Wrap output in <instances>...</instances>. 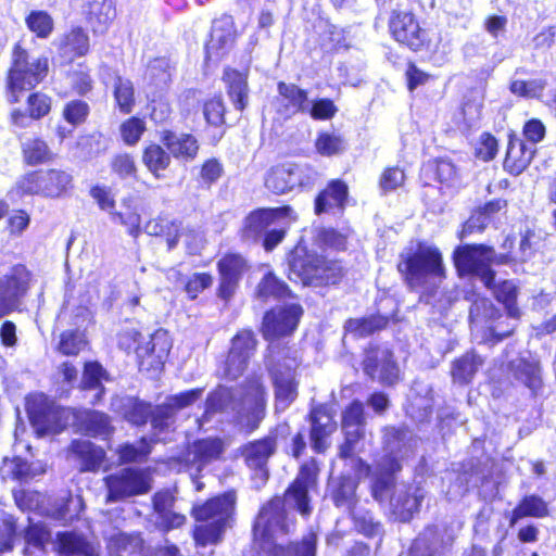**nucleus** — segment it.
Returning a JSON list of instances; mask_svg holds the SVG:
<instances>
[{"instance_id":"1","label":"nucleus","mask_w":556,"mask_h":556,"mask_svg":"<svg viewBox=\"0 0 556 556\" xmlns=\"http://www.w3.org/2000/svg\"><path fill=\"white\" fill-rule=\"evenodd\" d=\"M317 467L314 462L304 464L286 492L285 500L275 497L262 506L253 527L254 541L263 551L273 556H315L316 535L309 533L301 543L285 548L279 540L291 527L285 509V503L293 504L302 515H308L307 492L316 484Z\"/></svg>"},{"instance_id":"2","label":"nucleus","mask_w":556,"mask_h":556,"mask_svg":"<svg viewBox=\"0 0 556 556\" xmlns=\"http://www.w3.org/2000/svg\"><path fill=\"white\" fill-rule=\"evenodd\" d=\"M46 401L43 395H37L27 401V412L30 422L39 437L58 433L63 426L58 422L59 417L68 418L73 414L77 426L89 435H106L110 432V422L105 414L100 412L83 410L74 413L70 409L37 408L36 404Z\"/></svg>"},{"instance_id":"3","label":"nucleus","mask_w":556,"mask_h":556,"mask_svg":"<svg viewBox=\"0 0 556 556\" xmlns=\"http://www.w3.org/2000/svg\"><path fill=\"white\" fill-rule=\"evenodd\" d=\"M399 271L410 288L435 285L445 277L442 254L428 242L410 243L400 255Z\"/></svg>"},{"instance_id":"4","label":"nucleus","mask_w":556,"mask_h":556,"mask_svg":"<svg viewBox=\"0 0 556 556\" xmlns=\"http://www.w3.org/2000/svg\"><path fill=\"white\" fill-rule=\"evenodd\" d=\"M49 70L46 56L30 55L16 45L13 50L12 66L9 71V100L20 101L24 91L31 90L47 76Z\"/></svg>"},{"instance_id":"5","label":"nucleus","mask_w":556,"mask_h":556,"mask_svg":"<svg viewBox=\"0 0 556 556\" xmlns=\"http://www.w3.org/2000/svg\"><path fill=\"white\" fill-rule=\"evenodd\" d=\"M73 187V176L63 169L50 168L31 170L21 176L11 190L18 198L38 195L59 199Z\"/></svg>"},{"instance_id":"6","label":"nucleus","mask_w":556,"mask_h":556,"mask_svg":"<svg viewBox=\"0 0 556 556\" xmlns=\"http://www.w3.org/2000/svg\"><path fill=\"white\" fill-rule=\"evenodd\" d=\"M141 333L134 328L124 329L118 334V345L126 350H135L141 370L159 371L172 349V340L167 331L156 330L144 345H140Z\"/></svg>"},{"instance_id":"7","label":"nucleus","mask_w":556,"mask_h":556,"mask_svg":"<svg viewBox=\"0 0 556 556\" xmlns=\"http://www.w3.org/2000/svg\"><path fill=\"white\" fill-rule=\"evenodd\" d=\"M510 257L506 254L496 255L484 245L459 247L454 252V263L460 275H473L481 279L485 287L493 281L492 264H506Z\"/></svg>"},{"instance_id":"8","label":"nucleus","mask_w":556,"mask_h":556,"mask_svg":"<svg viewBox=\"0 0 556 556\" xmlns=\"http://www.w3.org/2000/svg\"><path fill=\"white\" fill-rule=\"evenodd\" d=\"M202 389H193L190 391L181 392L167 399L164 406H159L152 412V427L155 431L154 437L156 441L165 440L162 432L170 428L174 422V410L187 407L198 401L202 395ZM151 414L149 405L138 404L129 419L132 424L139 425L147 421L148 416Z\"/></svg>"},{"instance_id":"9","label":"nucleus","mask_w":556,"mask_h":556,"mask_svg":"<svg viewBox=\"0 0 556 556\" xmlns=\"http://www.w3.org/2000/svg\"><path fill=\"white\" fill-rule=\"evenodd\" d=\"M340 277V265L319 255L293 257L290 262L289 278L300 280L303 285L336 283Z\"/></svg>"},{"instance_id":"10","label":"nucleus","mask_w":556,"mask_h":556,"mask_svg":"<svg viewBox=\"0 0 556 556\" xmlns=\"http://www.w3.org/2000/svg\"><path fill=\"white\" fill-rule=\"evenodd\" d=\"M108 488V502H116L128 496L147 493L151 489L149 473L125 468L104 478Z\"/></svg>"},{"instance_id":"11","label":"nucleus","mask_w":556,"mask_h":556,"mask_svg":"<svg viewBox=\"0 0 556 556\" xmlns=\"http://www.w3.org/2000/svg\"><path fill=\"white\" fill-rule=\"evenodd\" d=\"M30 273L16 265L0 277V318L15 311L29 289Z\"/></svg>"},{"instance_id":"12","label":"nucleus","mask_w":556,"mask_h":556,"mask_svg":"<svg viewBox=\"0 0 556 556\" xmlns=\"http://www.w3.org/2000/svg\"><path fill=\"white\" fill-rule=\"evenodd\" d=\"M240 409L239 424L248 431L255 429L263 418L265 391L257 378L252 379L237 391Z\"/></svg>"},{"instance_id":"13","label":"nucleus","mask_w":556,"mask_h":556,"mask_svg":"<svg viewBox=\"0 0 556 556\" xmlns=\"http://www.w3.org/2000/svg\"><path fill=\"white\" fill-rule=\"evenodd\" d=\"M302 313V307L296 303L278 306L268 312L262 327L265 339L271 340L293 332Z\"/></svg>"},{"instance_id":"14","label":"nucleus","mask_w":556,"mask_h":556,"mask_svg":"<svg viewBox=\"0 0 556 556\" xmlns=\"http://www.w3.org/2000/svg\"><path fill=\"white\" fill-rule=\"evenodd\" d=\"M364 371L372 380L392 386L400 379V369L387 348H370L364 358Z\"/></svg>"},{"instance_id":"15","label":"nucleus","mask_w":556,"mask_h":556,"mask_svg":"<svg viewBox=\"0 0 556 556\" xmlns=\"http://www.w3.org/2000/svg\"><path fill=\"white\" fill-rule=\"evenodd\" d=\"M389 29L397 42L409 47L412 50L417 51L425 43V31L410 12L393 11L389 21Z\"/></svg>"},{"instance_id":"16","label":"nucleus","mask_w":556,"mask_h":556,"mask_svg":"<svg viewBox=\"0 0 556 556\" xmlns=\"http://www.w3.org/2000/svg\"><path fill=\"white\" fill-rule=\"evenodd\" d=\"M236 494L227 492L216 496L205 504L193 508V516L197 521H212L220 525L230 526V520L235 511Z\"/></svg>"},{"instance_id":"17","label":"nucleus","mask_w":556,"mask_h":556,"mask_svg":"<svg viewBox=\"0 0 556 556\" xmlns=\"http://www.w3.org/2000/svg\"><path fill=\"white\" fill-rule=\"evenodd\" d=\"M285 217L295 218L293 211L289 206L256 210L245 217L242 237L248 240H257L265 229L275 224L278 219Z\"/></svg>"},{"instance_id":"18","label":"nucleus","mask_w":556,"mask_h":556,"mask_svg":"<svg viewBox=\"0 0 556 556\" xmlns=\"http://www.w3.org/2000/svg\"><path fill=\"white\" fill-rule=\"evenodd\" d=\"M152 502L156 515V528L163 531H169L185 525L186 516L174 510L176 498L170 490L156 492Z\"/></svg>"},{"instance_id":"19","label":"nucleus","mask_w":556,"mask_h":556,"mask_svg":"<svg viewBox=\"0 0 556 556\" xmlns=\"http://www.w3.org/2000/svg\"><path fill=\"white\" fill-rule=\"evenodd\" d=\"M235 41L233 21L231 16H223L214 21L211 38L206 43V58L217 61L232 47Z\"/></svg>"},{"instance_id":"20","label":"nucleus","mask_w":556,"mask_h":556,"mask_svg":"<svg viewBox=\"0 0 556 556\" xmlns=\"http://www.w3.org/2000/svg\"><path fill=\"white\" fill-rule=\"evenodd\" d=\"M295 359H288L283 368L280 365H275L270 368L276 388L277 409H286L296 396V386L293 375Z\"/></svg>"},{"instance_id":"21","label":"nucleus","mask_w":556,"mask_h":556,"mask_svg":"<svg viewBox=\"0 0 556 556\" xmlns=\"http://www.w3.org/2000/svg\"><path fill=\"white\" fill-rule=\"evenodd\" d=\"M363 404L361 402H353L343 413L342 428L345 432V442L340 447V456L343 458L350 457L354 451L359 439L363 437Z\"/></svg>"},{"instance_id":"22","label":"nucleus","mask_w":556,"mask_h":556,"mask_svg":"<svg viewBox=\"0 0 556 556\" xmlns=\"http://www.w3.org/2000/svg\"><path fill=\"white\" fill-rule=\"evenodd\" d=\"M302 184L303 170L299 165L292 163L273 167L265 180L266 187L277 194L291 191Z\"/></svg>"},{"instance_id":"23","label":"nucleus","mask_w":556,"mask_h":556,"mask_svg":"<svg viewBox=\"0 0 556 556\" xmlns=\"http://www.w3.org/2000/svg\"><path fill=\"white\" fill-rule=\"evenodd\" d=\"M245 267V261L237 254L226 255L218 262L220 276L218 295L222 299L228 300L235 293L237 283Z\"/></svg>"},{"instance_id":"24","label":"nucleus","mask_w":556,"mask_h":556,"mask_svg":"<svg viewBox=\"0 0 556 556\" xmlns=\"http://www.w3.org/2000/svg\"><path fill=\"white\" fill-rule=\"evenodd\" d=\"M223 452V442L219 439H206L194 442L190 445L185 454V463L189 469H201L217 459Z\"/></svg>"},{"instance_id":"25","label":"nucleus","mask_w":556,"mask_h":556,"mask_svg":"<svg viewBox=\"0 0 556 556\" xmlns=\"http://www.w3.org/2000/svg\"><path fill=\"white\" fill-rule=\"evenodd\" d=\"M312 430L311 440L313 448L320 453L328 447V438L337 429V424L326 407L319 406L311 414Z\"/></svg>"},{"instance_id":"26","label":"nucleus","mask_w":556,"mask_h":556,"mask_svg":"<svg viewBox=\"0 0 556 556\" xmlns=\"http://www.w3.org/2000/svg\"><path fill=\"white\" fill-rule=\"evenodd\" d=\"M70 454L79 462L80 471H97L104 463V451L88 440L73 441Z\"/></svg>"},{"instance_id":"27","label":"nucleus","mask_w":556,"mask_h":556,"mask_svg":"<svg viewBox=\"0 0 556 556\" xmlns=\"http://www.w3.org/2000/svg\"><path fill=\"white\" fill-rule=\"evenodd\" d=\"M400 469V464L389 456L379 463L371 481L372 496L377 501L382 502L388 497L393 485V475Z\"/></svg>"},{"instance_id":"28","label":"nucleus","mask_w":556,"mask_h":556,"mask_svg":"<svg viewBox=\"0 0 556 556\" xmlns=\"http://www.w3.org/2000/svg\"><path fill=\"white\" fill-rule=\"evenodd\" d=\"M162 142L177 160L191 161L199 151L198 140L189 134H175L165 131L162 136Z\"/></svg>"},{"instance_id":"29","label":"nucleus","mask_w":556,"mask_h":556,"mask_svg":"<svg viewBox=\"0 0 556 556\" xmlns=\"http://www.w3.org/2000/svg\"><path fill=\"white\" fill-rule=\"evenodd\" d=\"M28 111L14 110L11 113V121L13 125L26 128L30 125L33 119H39L47 115L51 109L50 99L42 93H31L27 98Z\"/></svg>"},{"instance_id":"30","label":"nucleus","mask_w":556,"mask_h":556,"mask_svg":"<svg viewBox=\"0 0 556 556\" xmlns=\"http://www.w3.org/2000/svg\"><path fill=\"white\" fill-rule=\"evenodd\" d=\"M278 101L283 108V113L293 115L298 112H306L308 110L307 92L294 84H278Z\"/></svg>"},{"instance_id":"31","label":"nucleus","mask_w":556,"mask_h":556,"mask_svg":"<svg viewBox=\"0 0 556 556\" xmlns=\"http://www.w3.org/2000/svg\"><path fill=\"white\" fill-rule=\"evenodd\" d=\"M275 448V440L265 438L247 444L242 450V456L249 467L258 469L263 476H266L264 467L268 458L274 454Z\"/></svg>"},{"instance_id":"32","label":"nucleus","mask_w":556,"mask_h":556,"mask_svg":"<svg viewBox=\"0 0 556 556\" xmlns=\"http://www.w3.org/2000/svg\"><path fill=\"white\" fill-rule=\"evenodd\" d=\"M56 547L61 556H99L93 544L73 532L59 533Z\"/></svg>"},{"instance_id":"33","label":"nucleus","mask_w":556,"mask_h":556,"mask_svg":"<svg viewBox=\"0 0 556 556\" xmlns=\"http://www.w3.org/2000/svg\"><path fill=\"white\" fill-rule=\"evenodd\" d=\"M348 197V186L341 180L331 181L328 187L319 193L315 202L317 214L329 212L333 208L341 210Z\"/></svg>"},{"instance_id":"34","label":"nucleus","mask_w":556,"mask_h":556,"mask_svg":"<svg viewBox=\"0 0 556 556\" xmlns=\"http://www.w3.org/2000/svg\"><path fill=\"white\" fill-rule=\"evenodd\" d=\"M533 155L534 150L528 148L523 141L519 139L510 140L504 166L509 173L519 175L529 166Z\"/></svg>"},{"instance_id":"35","label":"nucleus","mask_w":556,"mask_h":556,"mask_svg":"<svg viewBox=\"0 0 556 556\" xmlns=\"http://www.w3.org/2000/svg\"><path fill=\"white\" fill-rule=\"evenodd\" d=\"M514 377L521 381L533 393L542 388L541 368L536 361L517 358L510 363Z\"/></svg>"},{"instance_id":"36","label":"nucleus","mask_w":556,"mask_h":556,"mask_svg":"<svg viewBox=\"0 0 556 556\" xmlns=\"http://www.w3.org/2000/svg\"><path fill=\"white\" fill-rule=\"evenodd\" d=\"M22 154L26 164L36 166L53 160V152L40 138H28L22 143Z\"/></svg>"},{"instance_id":"37","label":"nucleus","mask_w":556,"mask_h":556,"mask_svg":"<svg viewBox=\"0 0 556 556\" xmlns=\"http://www.w3.org/2000/svg\"><path fill=\"white\" fill-rule=\"evenodd\" d=\"M224 79L228 86V93L233 105L238 110H243L248 102L247 76L235 70H226Z\"/></svg>"},{"instance_id":"38","label":"nucleus","mask_w":556,"mask_h":556,"mask_svg":"<svg viewBox=\"0 0 556 556\" xmlns=\"http://www.w3.org/2000/svg\"><path fill=\"white\" fill-rule=\"evenodd\" d=\"M142 163L155 178L160 179L170 164V153L159 144H150L143 150Z\"/></svg>"},{"instance_id":"39","label":"nucleus","mask_w":556,"mask_h":556,"mask_svg":"<svg viewBox=\"0 0 556 556\" xmlns=\"http://www.w3.org/2000/svg\"><path fill=\"white\" fill-rule=\"evenodd\" d=\"M60 50L68 59L81 56L89 49V39L81 28H74L60 40Z\"/></svg>"},{"instance_id":"40","label":"nucleus","mask_w":556,"mask_h":556,"mask_svg":"<svg viewBox=\"0 0 556 556\" xmlns=\"http://www.w3.org/2000/svg\"><path fill=\"white\" fill-rule=\"evenodd\" d=\"M482 359L475 353H467L456 359L452 367V377L455 382L468 383L482 365Z\"/></svg>"},{"instance_id":"41","label":"nucleus","mask_w":556,"mask_h":556,"mask_svg":"<svg viewBox=\"0 0 556 556\" xmlns=\"http://www.w3.org/2000/svg\"><path fill=\"white\" fill-rule=\"evenodd\" d=\"M113 94L121 112L130 113L135 104V89L132 83L121 76H116L113 83Z\"/></svg>"},{"instance_id":"42","label":"nucleus","mask_w":556,"mask_h":556,"mask_svg":"<svg viewBox=\"0 0 556 556\" xmlns=\"http://www.w3.org/2000/svg\"><path fill=\"white\" fill-rule=\"evenodd\" d=\"M315 149L323 156H332L346 149L345 139L334 131H321L315 140Z\"/></svg>"},{"instance_id":"43","label":"nucleus","mask_w":556,"mask_h":556,"mask_svg":"<svg viewBox=\"0 0 556 556\" xmlns=\"http://www.w3.org/2000/svg\"><path fill=\"white\" fill-rule=\"evenodd\" d=\"M256 295L264 301L269 298L283 300L291 295L288 287L273 274H267L257 286Z\"/></svg>"},{"instance_id":"44","label":"nucleus","mask_w":556,"mask_h":556,"mask_svg":"<svg viewBox=\"0 0 556 556\" xmlns=\"http://www.w3.org/2000/svg\"><path fill=\"white\" fill-rule=\"evenodd\" d=\"M488 288L492 289L496 299L505 304L508 315L513 318H518L519 311L515 306V301L517 298V289L515 283L509 280H504L501 283L495 285V281L493 280L491 287Z\"/></svg>"},{"instance_id":"45","label":"nucleus","mask_w":556,"mask_h":556,"mask_svg":"<svg viewBox=\"0 0 556 556\" xmlns=\"http://www.w3.org/2000/svg\"><path fill=\"white\" fill-rule=\"evenodd\" d=\"M242 339L232 340L231 349L225 363V376L229 379H237L245 370L252 356L239 354V343Z\"/></svg>"},{"instance_id":"46","label":"nucleus","mask_w":556,"mask_h":556,"mask_svg":"<svg viewBox=\"0 0 556 556\" xmlns=\"http://www.w3.org/2000/svg\"><path fill=\"white\" fill-rule=\"evenodd\" d=\"M202 525L195 527L193 539L198 545L206 546L216 544L220 541L223 533L228 526L212 521H202Z\"/></svg>"},{"instance_id":"47","label":"nucleus","mask_w":556,"mask_h":556,"mask_svg":"<svg viewBox=\"0 0 556 556\" xmlns=\"http://www.w3.org/2000/svg\"><path fill=\"white\" fill-rule=\"evenodd\" d=\"M546 513L547 507L542 498L534 495L527 496L514 509L511 523L523 517H543Z\"/></svg>"},{"instance_id":"48","label":"nucleus","mask_w":556,"mask_h":556,"mask_svg":"<svg viewBox=\"0 0 556 556\" xmlns=\"http://www.w3.org/2000/svg\"><path fill=\"white\" fill-rule=\"evenodd\" d=\"M87 8L90 21L100 26H106L115 17V8L111 0H88Z\"/></svg>"},{"instance_id":"49","label":"nucleus","mask_w":556,"mask_h":556,"mask_svg":"<svg viewBox=\"0 0 556 556\" xmlns=\"http://www.w3.org/2000/svg\"><path fill=\"white\" fill-rule=\"evenodd\" d=\"M547 81L544 78H533L529 80L516 79L510 84V91L523 98H539L542 96Z\"/></svg>"},{"instance_id":"50","label":"nucleus","mask_w":556,"mask_h":556,"mask_svg":"<svg viewBox=\"0 0 556 556\" xmlns=\"http://www.w3.org/2000/svg\"><path fill=\"white\" fill-rule=\"evenodd\" d=\"M387 319L381 316H371L368 318L350 319L345 324V329L359 337H365L386 326Z\"/></svg>"},{"instance_id":"51","label":"nucleus","mask_w":556,"mask_h":556,"mask_svg":"<svg viewBox=\"0 0 556 556\" xmlns=\"http://www.w3.org/2000/svg\"><path fill=\"white\" fill-rule=\"evenodd\" d=\"M5 467L11 471L13 478L18 480H28L45 472V468L40 464L29 465L21 457H15Z\"/></svg>"},{"instance_id":"52","label":"nucleus","mask_w":556,"mask_h":556,"mask_svg":"<svg viewBox=\"0 0 556 556\" xmlns=\"http://www.w3.org/2000/svg\"><path fill=\"white\" fill-rule=\"evenodd\" d=\"M26 24L40 38L49 37L53 29V20L45 11L31 12L26 18Z\"/></svg>"},{"instance_id":"53","label":"nucleus","mask_w":556,"mask_h":556,"mask_svg":"<svg viewBox=\"0 0 556 556\" xmlns=\"http://www.w3.org/2000/svg\"><path fill=\"white\" fill-rule=\"evenodd\" d=\"M104 376V370L98 363H88L85 366L84 376H83V388L84 389H93L99 390L94 395L96 401H99L101 394L103 392V388L101 387V380Z\"/></svg>"},{"instance_id":"54","label":"nucleus","mask_w":556,"mask_h":556,"mask_svg":"<svg viewBox=\"0 0 556 556\" xmlns=\"http://www.w3.org/2000/svg\"><path fill=\"white\" fill-rule=\"evenodd\" d=\"M121 136L128 146L136 144L146 130V124L141 118L130 117L121 125Z\"/></svg>"},{"instance_id":"55","label":"nucleus","mask_w":556,"mask_h":556,"mask_svg":"<svg viewBox=\"0 0 556 556\" xmlns=\"http://www.w3.org/2000/svg\"><path fill=\"white\" fill-rule=\"evenodd\" d=\"M232 396V393L227 388H218L212 392L206 400L205 413L200 424H202L203 420H207L211 414L223 409Z\"/></svg>"},{"instance_id":"56","label":"nucleus","mask_w":556,"mask_h":556,"mask_svg":"<svg viewBox=\"0 0 556 556\" xmlns=\"http://www.w3.org/2000/svg\"><path fill=\"white\" fill-rule=\"evenodd\" d=\"M111 168L122 179L135 177L137 173L136 162L127 153L115 155L111 161Z\"/></svg>"},{"instance_id":"57","label":"nucleus","mask_w":556,"mask_h":556,"mask_svg":"<svg viewBox=\"0 0 556 556\" xmlns=\"http://www.w3.org/2000/svg\"><path fill=\"white\" fill-rule=\"evenodd\" d=\"M123 463H131L143 459L150 453V444L142 439L137 445L125 444L117 451Z\"/></svg>"},{"instance_id":"58","label":"nucleus","mask_w":556,"mask_h":556,"mask_svg":"<svg viewBox=\"0 0 556 556\" xmlns=\"http://www.w3.org/2000/svg\"><path fill=\"white\" fill-rule=\"evenodd\" d=\"M89 114V106L81 100H74L68 102L64 110L63 116L66 122L73 126L84 123Z\"/></svg>"},{"instance_id":"59","label":"nucleus","mask_w":556,"mask_h":556,"mask_svg":"<svg viewBox=\"0 0 556 556\" xmlns=\"http://www.w3.org/2000/svg\"><path fill=\"white\" fill-rule=\"evenodd\" d=\"M469 315L472 321H480L495 318L497 311L489 299L478 296L471 304Z\"/></svg>"},{"instance_id":"60","label":"nucleus","mask_w":556,"mask_h":556,"mask_svg":"<svg viewBox=\"0 0 556 556\" xmlns=\"http://www.w3.org/2000/svg\"><path fill=\"white\" fill-rule=\"evenodd\" d=\"M85 341L76 331H65L61 334L59 351L65 355H76L84 348Z\"/></svg>"},{"instance_id":"61","label":"nucleus","mask_w":556,"mask_h":556,"mask_svg":"<svg viewBox=\"0 0 556 556\" xmlns=\"http://www.w3.org/2000/svg\"><path fill=\"white\" fill-rule=\"evenodd\" d=\"M203 113L206 122L213 126L224 123L225 108L220 98H213L204 103Z\"/></svg>"},{"instance_id":"62","label":"nucleus","mask_w":556,"mask_h":556,"mask_svg":"<svg viewBox=\"0 0 556 556\" xmlns=\"http://www.w3.org/2000/svg\"><path fill=\"white\" fill-rule=\"evenodd\" d=\"M307 111L314 119H330L336 115L338 109L333 101L319 99L314 101L311 106L308 105Z\"/></svg>"},{"instance_id":"63","label":"nucleus","mask_w":556,"mask_h":556,"mask_svg":"<svg viewBox=\"0 0 556 556\" xmlns=\"http://www.w3.org/2000/svg\"><path fill=\"white\" fill-rule=\"evenodd\" d=\"M497 153V140L490 134L481 135L476 148V154L483 161H490Z\"/></svg>"},{"instance_id":"64","label":"nucleus","mask_w":556,"mask_h":556,"mask_svg":"<svg viewBox=\"0 0 556 556\" xmlns=\"http://www.w3.org/2000/svg\"><path fill=\"white\" fill-rule=\"evenodd\" d=\"M405 175L399 167L387 168L380 178V187L383 191H392L404 182Z\"/></svg>"}]
</instances>
